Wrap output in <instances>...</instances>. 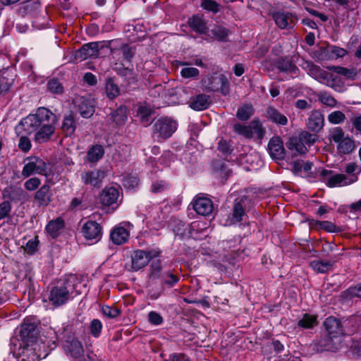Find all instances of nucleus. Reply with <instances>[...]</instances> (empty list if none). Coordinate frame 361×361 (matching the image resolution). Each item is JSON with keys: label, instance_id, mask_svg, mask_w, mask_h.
<instances>
[{"label": "nucleus", "instance_id": "obj_31", "mask_svg": "<svg viewBox=\"0 0 361 361\" xmlns=\"http://www.w3.org/2000/svg\"><path fill=\"white\" fill-rule=\"evenodd\" d=\"M210 104V97L204 94L196 96L191 102L190 106L196 111H202L209 107Z\"/></svg>", "mask_w": 361, "mask_h": 361}, {"label": "nucleus", "instance_id": "obj_64", "mask_svg": "<svg viewBox=\"0 0 361 361\" xmlns=\"http://www.w3.org/2000/svg\"><path fill=\"white\" fill-rule=\"evenodd\" d=\"M18 147L24 152H27L31 148L30 140L28 137L23 136L20 138Z\"/></svg>", "mask_w": 361, "mask_h": 361}, {"label": "nucleus", "instance_id": "obj_55", "mask_svg": "<svg viewBox=\"0 0 361 361\" xmlns=\"http://www.w3.org/2000/svg\"><path fill=\"white\" fill-rule=\"evenodd\" d=\"M120 50L122 53L123 59L130 62L135 53L134 49L128 44H125L121 47Z\"/></svg>", "mask_w": 361, "mask_h": 361}, {"label": "nucleus", "instance_id": "obj_13", "mask_svg": "<svg viewBox=\"0 0 361 361\" xmlns=\"http://www.w3.org/2000/svg\"><path fill=\"white\" fill-rule=\"evenodd\" d=\"M159 254V250H136L132 256V267L137 270L142 269L149 262L151 258L158 257Z\"/></svg>", "mask_w": 361, "mask_h": 361}, {"label": "nucleus", "instance_id": "obj_25", "mask_svg": "<svg viewBox=\"0 0 361 361\" xmlns=\"http://www.w3.org/2000/svg\"><path fill=\"white\" fill-rule=\"evenodd\" d=\"M50 186L47 184L43 185L35 194V200L38 206H47L51 201Z\"/></svg>", "mask_w": 361, "mask_h": 361}, {"label": "nucleus", "instance_id": "obj_3", "mask_svg": "<svg viewBox=\"0 0 361 361\" xmlns=\"http://www.w3.org/2000/svg\"><path fill=\"white\" fill-rule=\"evenodd\" d=\"M327 334L322 344L328 350L334 351L338 348L341 336L344 334L341 321L334 317H329L324 322Z\"/></svg>", "mask_w": 361, "mask_h": 361}, {"label": "nucleus", "instance_id": "obj_33", "mask_svg": "<svg viewBox=\"0 0 361 361\" xmlns=\"http://www.w3.org/2000/svg\"><path fill=\"white\" fill-rule=\"evenodd\" d=\"M328 69L349 80H355L357 75V71L355 68H348L342 66H329Z\"/></svg>", "mask_w": 361, "mask_h": 361}, {"label": "nucleus", "instance_id": "obj_53", "mask_svg": "<svg viewBox=\"0 0 361 361\" xmlns=\"http://www.w3.org/2000/svg\"><path fill=\"white\" fill-rule=\"evenodd\" d=\"M102 312L105 316L111 319L116 318L121 313L120 310L118 308L109 305H103L102 307Z\"/></svg>", "mask_w": 361, "mask_h": 361}, {"label": "nucleus", "instance_id": "obj_8", "mask_svg": "<svg viewBox=\"0 0 361 361\" xmlns=\"http://www.w3.org/2000/svg\"><path fill=\"white\" fill-rule=\"evenodd\" d=\"M302 67L312 78L326 86L334 88L335 78L333 74L322 70L319 66L314 64L312 61H305L302 63Z\"/></svg>", "mask_w": 361, "mask_h": 361}, {"label": "nucleus", "instance_id": "obj_7", "mask_svg": "<svg viewBox=\"0 0 361 361\" xmlns=\"http://www.w3.org/2000/svg\"><path fill=\"white\" fill-rule=\"evenodd\" d=\"M329 140L338 144L337 150L339 153L347 154L355 149L354 141L340 127H336L329 130Z\"/></svg>", "mask_w": 361, "mask_h": 361}, {"label": "nucleus", "instance_id": "obj_37", "mask_svg": "<svg viewBox=\"0 0 361 361\" xmlns=\"http://www.w3.org/2000/svg\"><path fill=\"white\" fill-rule=\"evenodd\" d=\"M24 195V191L20 187L9 186L3 191V196L10 200H20Z\"/></svg>", "mask_w": 361, "mask_h": 361}, {"label": "nucleus", "instance_id": "obj_47", "mask_svg": "<svg viewBox=\"0 0 361 361\" xmlns=\"http://www.w3.org/2000/svg\"><path fill=\"white\" fill-rule=\"evenodd\" d=\"M312 225L330 233H334L337 231L336 225L329 221H321L316 220L314 221V223H312Z\"/></svg>", "mask_w": 361, "mask_h": 361}, {"label": "nucleus", "instance_id": "obj_30", "mask_svg": "<svg viewBox=\"0 0 361 361\" xmlns=\"http://www.w3.org/2000/svg\"><path fill=\"white\" fill-rule=\"evenodd\" d=\"M61 129L66 136H71L75 133L76 124L72 112L64 116Z\"/></svg>", "mask_w": 361, "mask_h": 361}, {"label": "nucleus", "instance_id": "obj_40", "mask_svg": "<svg viewBox=\"0 0 361 361\" xmlns=\"http://www.w3.org/2000/svg\"><path fill=\"white\" fill-rule=\"evenodd\" d=\"M111 118L118 126L125 124L127 120V108L126 106H121L111 114Z\"/></svg>", "mask_w": 361, "mask_h": 361}, {"label": "nucleus", "instance_id": "obj_51", "mask_svg": "<svg viewBox=\"0 0 361 361\" xmlns=\"http://www.w3.org/2000/svg\"><path fill=\"white\" fill-rule=\"evenodd\" d=\"M345 119V114L341 111H335L328 116V121L332 124H339L343 123Z\"/></svg>", "mask_w": 361, "mask_h": 361}, {"label": "nucleus", "instance_id": "obj_32", "mask_svg": "<svg viewBox=\"0 0 361 361\" xmlns=\"http://www.w3.org/2000/svg\"><path fill=\"white\" fill-rule=\"evenodd\" d=\"M129 237V233L123 227L115 228L111 233L110 238L112 242L116 245H121L126 242Z\"/></svg>", "mask_w": 361, "mask_h": 361}, {"label": "nucleus", "instance_id": "obj_58", "mask_svg": "<svg viewBox=\"0 0 361 361\" xmlns=\"http://www.w3.org/2000/svg\"><path fill=\"white\" fill-rule=\"evenodd\" d=\"M40 184L39 178L34 177L27 180L24 183V186L27 190L32 191L37 189Z\"/></svg>", "mask_w": 361, "mask_h": 361}, {"label": "nucleus", "instance_id": "obj_19", "mask_svg": "<svg viewBox=\"0 0 361 361\" xmlns=\"http://www.w3.org/2000/svg\"><path fill=\"white\" fill-rule=\"evenodd\" d=\"M99 42H90L83 44L75 54V58L81 61L87 58L96 57L99 54Z\"/></svg>", "mask_w": 361, "mask_h": 361}, {"label": "nucleus", "instance_id": "obj_29", "mask_svg": "<svg viewBox=\"0 0 361 361\" xmlns=\"http://www.w3.org/2000/svg\"><path fill=\"white\" fill-rule=\"evenodd\" d=\"M276 66L279 72L296 74L298 72L297 66L288 59L281 57L276 61Z\"/></svg>", "mask_w": 361, "mask_h": 361}, {"label": "nucleus", "instance_id": "obj_24", "mask_svg": "<svg viewBox=\"0 0 361 361\" xmlns=\"http://www.w3.org/2000/svg\"><path fill=\"white\" fill-rule=\"evenodd\" d=\"M190 27L197 33L206 34L208 31L207 23L202 16L195 15L188 19Z\"/></svg>", "mask_w": 361, "mask_h": 361}, {"label": "nucleus", "instance_id": "obj_11", "mask_svg": "<svg viewBox=\"0 0 361 361\" xmlns=\"http://www.w3.org/2000/svg\"><path fill=\"white\" fill-rule=\"evenodd\" d=\"M81 233L87 240L96 243L102 238V227L97 221L89 220L82 226Z\"/></svg>", "mask_w": 361, "mask_h": 361}, {"label": "nucleus", "instance_id": "obj_22", "mask_svg": "<svg viewBox=\"0 0 361 361\" xmlns=\"http://www.w3.org/2000/svg\"><path fill=\"white\" fill-rule=\"evenodd\" d=\"M78 111L83 118H90L94 112L92 101L85 97H80L75 101Z\"/></svg>", "mask_w": 361, "mask_h": 361}, {"label": "nucleus", "instance_id": "obj_26", "mask_svg": "<svg viewBox=\"0 0 361 361\" xmlns=\"http://www.w3.org/2000/svg\"><path fill=\"white\" fill-rule=\"evenodd\" d=\"M205 87L210 91L215 92L220 87L224 88L228 85V80L223 75L219 76H211L207 78V82L204 81Z\"/></svg>", "mask_w": 361, "mask_h": 361}, {"label": "nucleus", "instance_id": "obj_39", "mask_svg": "<svg viewBox=\"0 0 361 361\" xmlns=\"http://www.w3.org/2000/svg\"><path fill=\"white\" fill-rule=\"evenodd\" d=\"M104 154V150L103 147L99 145H96L88 150L87 159L90 162H97L103 157Z\"/></svg>", "mask_w": 361, "mask_h": 361}, {"label": "nucleus", "instance_id": "obj_49", "mask_svg": "<svg viewBox=\"0 0 361 361\" xmlns=\"http://www.w3.org/2000/svg\"><path fill=\"white\" fill-rule=\"evenodd\" d=\"M49 90L56 94H61L63 92V87L59 80L56 78L51 79L47 83Z\"/></svg>", "mask_w": 361, "mask_h": 361}, {"label": "nucleus", "instance_id": "obj_20", "mask_svg": "<svg viewBox=\"0 0 361 361\" xmlns=\"http://www.w3.org/2000/svg\"><path fill=\"white\" fill-rule=\"evenodd\" d=\"M324 125V115L319 110L311 111L306 123L307 128L310 131L318 133L323 128Z\"/></svg>", "mask_w": 361, "mask_h": 361}, {"label": "nucleus", "instance_id": "obj_16", "mask_svg": "<svg viewBox=\"0 0 361 361\" xmlns=\"http://www.w3.org/2000/svg\"><path fill=\"white\" fill-rule=\"evenodd\" d=\"M119 190L115 187H105L99 195V202L104 207L118 205Z\"/></svg>", "mask_w": 361, "mask_h": 361}, {"label": "nucleus", "instance_id": "obj_12", "mask_svg": "<svg viewBox=\"0 0 361 361\" xmlns=\"http://www.w3.org/2000/svg\"><path fill=\"white\" fill-rule=\"evenodd\" d=\"M63 349L66 353L77 361L82 358L84 353L83 346L81 342L73 335L66 336L63 344Z\"/></svg>", "mask_w": 361, "mask_h": 361}, {"label": "nucleus", "instance_id": "obj_2", "mask_svg": "<svg viewBox=\"0 0 361 361\" xmlns=\"http://www.w3.org/2000/svg\"><path fill=\"white\" fill-rule=\"evenodd\" d=\"M76 276L73 274H66L55 280L51 285L48 300L55 307L66 304L74 297Z\"/></svg>", "mask_w": 361, "mask_h": 361}, {"label": "nucleus", "instance_id": "obj_50", "mask_svg": "<svg viewBox=\"0 0 361 361\" xmlns=\"http://www.w3.org/2000/svg\"><path fill=\"white\" fill-rule=\"evenodd\" d=\"M162 283L169 287L173 286L178 281L179 278L171 272H162Z\"/></svg>", "mask_w": 361, "mask_h": 361}, {"label": "nucleus", "instance_id": "obj_14", "mask_svg": "<svg viewBox=\"0 0 361 361\" xmlns=\"http://www.w3.org/2000/svg\"><path fill=\"white\" fill-rule=\"evenodd\" d=\"M106 176V171L102 169L85 171L80 173L82 183L93 188H100L103 179Z\"/></svg>", "mask_w": 361, "mask_h": 361}, {"label": "nucleus", "instance_id": "obj_44", "mask_svg": "<svg viewBox=\"0 0 361 361\" xmlns=\"http://www.w3.org/2000/svg\"><path fill=\"white\" fill-rule=\"evenodd\" d=\"M325 52L329 55V58L335 57L336 59L343 58L348 54L345 49L335 45L328 46L325 49Z\"/></svg>", "mask_w": 361, "mask_h": 361}, {"label": "nucleus", "instance_id": "obj_38", "mask_svg": "<svg viewBox=\"0 0 361 361\" xmlns=\"http://www.w3.org/2000/svg\"><path fill=\"white\" fill-rule=\"evenodd\" d=\"M318 324L317 317L307 313L303 314L298 321V326L303 329H312Z\"/></svg>", "mask_w": 361, "mask_h": 361}, {"label": "nucleus", "instance_id": "obj_1", "mask_svg": "<svg viewBox=\"0 0 361 361\" xmlns=\"http://www.w3.org/2000/svg\"><path fill=\"white\" fill-rule=\"evenodd\" d=\"M57 117L49 109L45 107L38 108L36 113L30 114L20 121L25 131L35 133V140L39 143L50 140L54 133Z\"/></svg>", "mask_w": 361, "mask_h": 361}, {"label": "nucleus", "instance_id": "obj_45", "mask_svg": "<svg viewBox=\"0 0 361 361\" xmlns=\"http://www.w3.org/2000/svg\"><path fill=\"white\" fill-rule=\"evenodd\" d=\"M318 100L323 104L334 107L336 105V100L326 92H319L317 94Z\"/></svg>", "mask_w": 361, "mask_h": 361}, {"label": "nucleus", "instance_id": "obj_48", "mask_svg": "<svg viewBox=\"0 0 361 361\" xmlns=\"http://www.w3.org/2000/svg\"><path fill=\"white\" fill-rule=\"evenodd\" d=\"M211 32L219 41H225L229 33L228 30L221 26H215Z\"/></svg>", "mask_w": 361, "mask_h": 361}, {"label": "nucleus", "instance_id": "obj_27", "mask_svg": "<svg viewBox=\"0 0 361 361\" xmlns=\"http://www.w3.org/2000/svg\"><path fill=\"white\" fill-rule=\"evenodd\" d=\"M14 81L13 73L8 70L0 71V94L8 92Z\"/></svg>", "mask_w": 361, "mask_h": 361}, {"label": "nucleus", "instance_id": "obj_6", "mask_svg": "<svg viewBox=\"0 0 361 361\" xmlns=\"http://www.w3.org/2000/svg\"><path fill=\"white\" fill-rule=\"evenodd\" d=\"M321 180L329 188L341 187L350 185L357 180L356 175L348 177L342 173H334L333 171L323 169L319 173Z\"/></svg>", "mask_w": 361, "mask_h": 361}, {"label": "nucleus", "instance_id": "obj_59", "mask_svg": "<svg viewBox=\"0 0 361 361\" xmlns=\"http://www.w3.org/2000/svg\"><path fill=\"white\" fill-rule=\"evenodd\" d=\"M148 321L151 324L158 326L163 323L164 319L160 314L155 311H151L148 314Z\"/></svg>", "mask_w": 361, "mask_h": 361}, {"label": "nucleus", "instance_id": "obj_62", "mask_svg": "<svg viewBox=\"0 0 361 361\" xmlns=\"http://www.w3.org/2000/svg\"><path fill=\"white\" fill-rule=\"evenodd\" d=\"M199 73V70L193 67L184 68L180 71L181 76L185 78H195Z\"/></svg>", "mask_w": 361, "mask_h": 361}, {"label": "nucleus", "instance_id": "obj_28", "mask_svg": "<svg viewBox=\"0 0 361 361\" xmlns=\"http://www.w3.org/2000/svg\"><path fill=\"white\" fill-rule=\"evenodd\" d=\"M169 226L176 235L183 237L190 233V225L178 219H171Z\"/></svg>", "mask_w": 361, "mask_h": 361}, {"label": "nucleus", "instance_id": "obj_43", "mask_svg": "<svg viewBox=\"0 0 361 361\" xmlns=\"http://www.w3.org/2000/svg\"><path fill=\"white\" fill-rule=\"evenodd\" d=\"M233 130L235 133L241 135L247 139H251L253 137V131L250 130V127L248 125H243L241 123H235L233 125Z\"/></svg>", "mask_w": 361, "mask_h": 361}, {"label": "nucleus", "instance_id": "obj_21", "mask_svg": "<svg viewBox=\"0 0 361 361\" xmlns=\"http://www.w3.org/2000/svg\"><path fill=\"white\" fill-rule=\"evenodd\" d=\"M193 209L200 215L208 216L212 212L214 206L210 199L198 197L193 203Z\"/></svg>", "mask_w": 361, "mask_h": 361}, {"label": "nucleus", "instance_id": "obj_23", "mask_svg": "<svg viewBox=\"0 0 361 361\" xmlns=\"http://www.w3.org/2000/svg\"><path fill=\"white\" fill-rule=\"evenodd\" d=\"M265 116L268 121L279 126H286L288 123L287 117L274 106L267 108Z\"/></svg>", "mask_w": 361, "mask_h": 361}, {"label": "nucleus", "instance_id": "obj_57", "mask_svg": "<svg viewBox=\"0 0 361 361\" xmlns=\"http://www.w3.org/2000/svg\"><path fill=\"white\" fill-rule=\"evenodd\" d=\"M39 241L37 237H35L33 239L29 240L25 246L24 247V250L27 253L32 255L34 254L37 250Z\"/></svg>", "mask_w": 361, "mask_h": 361}, {"label": "nucleus", "instance_id": "obj_18", "mask_svg": "<svg viewBox=\"0 0 361 361\" xmlns=\"http://www.w3.org/2000/svg\"><path fill=\"white\" fill-rule=\"evenodd\" d=\"M268 149L273 159L282 160L285 157V149L281 138L279 136L273 137L269 142Z\"/></svg>", "mask_w": 361, "mask_h": 361}, {"label": "nucleus", "instance_id": "obj_54", "mask_svg": "<svg viewBox=\"0 0 361 361\" xmlns=\"http://www.w3.org/2000/svg\"><path fill=\"white\" fill-rule=\"evenodd\" d=\"M102 329V322L97 319H94L91 322L90 326V330L91 334L94 337L97 338L99 336Z\"/></svg>", "mask_w": 361, "mask_h": 361}, {"label": "nucleus", "instance_id": "obj_17", "mask_svg": "<svg viewBox=\"0 0 361 361\" xmlns=\"http://www.w3.org/2000/svg\"><path fill=\"white\" fill-rule=\"evenodd\" d=\"M276 25L281 29L291 28L297 21V17L290 12L277 11L272 14Z\"/></svg>", "mask_w": 361, "mask_h": 361}, {"label": "nucleus", "instance_id": "obj_36", "mask_svg": "<svg viewBox=\"0 0 361 361\" xmlns=\"http://www.w3.org/2000/svg\"><path fill=\"white\" fill-rule=\"evenodd\" d=\"M105 92L106 97L109 99H114L120 94L121 90L115 82L114 78H109L106 80L105 84Z\"/></svg>", "mask_w": 361, "mask_h": 361}, {"label": "nucleus", "instance_id": "obj_15", "mask_svg": "<svg viewBox=\"0 0 361 361\" xmlns=\"http://www.w3.org/2000/svg\"><path fill=\"white\" fill-rule=\"evenodd\" d=\"M28 162L25 164L22 170V176L27 178L34 173L44 174L47 171V164L41 159L36 157H27Z\"/></svg>", "mask_w": 361, "mask_h": 361}, {"label": "nucleus", "instance_id": "obj_4", "mask_svg": "<svg viewBox=\"0 0 361 361\" xmlns=\"http://www.w3.org/2000/svg\"><path fill=\"white\" fill-rule=\"evenodd\" d=\"M38 336V331L37 325L35 323L29 322L25 320L24 322L20 325L19 329L18 335L15 338H11V342L15 346L16 344L13 343L14 341L19 342V352L20 354H24L25 350H28L30 346H31L37 341Z\"/></svg>", "mask_w": 361, "mask_h": 361}, {"label": "nucleus", "instance_id": "obj_35", "mask_svg": "<svg viewBox=\"0 0 361 361\" xmlns=\"http://www.w3.org/2000/svg\"><path fill=\"white\" fill-rule=\"evenodd\" d=\"M255 114V109L251 104H244L240 106L236 112V117L242 121H246Z\"/></svg>", "mask_w": 361, "mask_h": 361}, {"label": "nucleus", "instance_id": "obj_46", "mask_svg": "<svg viewBox=\"0 0 361 361\" xmlns=\"http://www.w3.org/2000/svg\"><path fill=\"white\" fill-rule=\"evenodd\" d=\"M118 74L124 78L128 85L135 84L137 79L132 69L123 68L118 71Z\"/></svg>", "mask_w": 361, "mask_h": 361}, {"label": "nucleus", "instance_id": "obj_10", "mask_svg": "<svg viewBox=\"0 0 361 361\" xmlns=\"http://www.w3.org/2000/svg\"><path fill=\"white\" fill-rule=\"evenodd\" d=\"M251 200L247 195H240L236 197L233 204L232 217L230 219V224H235L243 221L245 215L247 207L250 204Z\"/></svg>", "mask_w": 361, "mask_h": 361}, {"label": "nucleus", "instance_id": "obj_9", "mask_svg": "<svg viewBox=\"0 0 361 361\" xmlns=\"http://www.w3.org/2000/svg\"><path fill=\"white\" fill-rule=\"evenodd\" d=\"M177 123L171 118L161 117L154 125V136L167 139L176 130Z\"/></svg>", "mask_w": 361, "mask_h": 361}, {"label": "nucleus", "instance_id": "obj_34", "mask_svg": "<svg viewBox=\"0 0 361 361\" xmlns=\"http://www.w3.org/2000/svg\"><path fill=\"white\" fill-rule=\"evenodd\" d=\"M40 4L37 1H27L22 4L19 11L23 15H35L40 10Z\"/></svg>", "mask_w": 361, "mask_h": 361}, {"label": "nucleus", "instance_id": "obj_61", "mask_svg": "<svg viewBox=\"0 0 361 361\" xmlns=\"http://www.w3.org/2000/svg\"><path fill=\"white\" fill-rule=\"evenodd\" d=\"M11 211V204L8 201L0 203V220L9 216Z\"/></svg>", "mask_w": 361, "mask_h": 361}, {"label": "nucleus", "instance_id": "obj_63", "mask_svg": "<svg viewBox=\"0 0 361 361\" xmlns=\"http://www.w3.org/2000/svg\"><path fill=\"white\" fill-rule=\"evenodd\" d=\"M138 183L139 180L135 176L126 177L123 180V186L128 189H133L138 185Z\"/></svg>", "mask_w": 361, "mask_h": 361}, {"label": "nucleus", "instance_id": "obj_52", "mask_svg": "<svg viewBox=\"0 0 361 361\" xmlns=\"http://www.w3.org/2000/svg\"><path fill=\"white\" fill-rule=\"evenodd\" d=\"M201 6L209 11L216 13L219 11V4L214 0H203Z\"/></svg>", "mask_w": 361, "mask_h": 361}, {"label": "nucleus", "instance_id": "obj_5", "mask_svg": "<svg viewBox=\"0 0 361 361\" xmlns=\"http://www.w3.org/2000/svg\"><path fill=\"white\" fill-rule=\"evenodd\" d=\"M317 136L307 131L301 132L298 136H293L288 139L286 145L287 148L295 154H304L308 151V147L317 140Z\"/></svg>", "mask_w": 361, "mask_h": 361}, {"label": "nucleus", "instance_id": "obj_41", "mask_svg": "<svg viewBox=\"0 0 361 361\" xmlns=\"http://www.w3.org/2000/svg\"><path fill=\"white\" fill-rule=\"evenodd\" d=\"M250 130L253 131V135L256 134L259 140H262L265 135V129L262 126V123L258 118H254L250 123Z\"/></svg>", "mask_w": 361, "mask_h": 361}, {"label": "nucleus", "instance_id": "obj_56", "mask_svg": "<svg viewBox=\"0 0 361 361\" xmlns=\"http://www.w3.org/2000/svg\"><path fill=\"white\" fill-rule=\"evenodd\" d=\"M345 297L348 299L361 298V283L355 286L349 288L345 292Z\"/></svg>", "mask_w": 361, "mask_h": 361}, {"label": "nucleus", "instance_id": "obj_42", "mask_svg": "<svg viewBox=\"0 0 361 361\" xmlns=\"http://www.w3.org/2000/svg\"><path fill=\"white\" fill-rule=\"evenodd\" d=\"M63 226V221L61 219H57L56 220L49 221L46 227V229L52 237H56L58 235L59 231L62 229Z\"/></svg>", "mask_w": 361, "mask_h": 361}, {"label": "nucleus", "instance_id": "obj_60", "mask_svg": "<svg viewBox=\"0 0 361 361\" xmlns=\"http://www.w3.org/2000/svg\"><path fill=\"white\" fill-rule=\"evenodd\" d=\"M151 114L150 110L144 106H140L137 110V115L140 116L142 123H144L145 126L148 125L149 116Z\"/></svg>", "mask_w": 361, "mask_h": 361}]
</instances>
